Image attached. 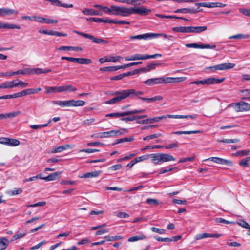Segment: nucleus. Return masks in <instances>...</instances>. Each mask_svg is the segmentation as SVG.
I'll list each match as a JSON object with an SVG mask.
<instances>
[{"instance_id":"obj_1","label":"nucleus","mask_w":250,"mask_h":250,"mask_svg":"<svg viewBox=\"0 0 250 250\" xmlns=\"http://www.w3.org/2000/svg\"><path fill=\"white\" fill-rule=\"evenodd\" d=\"M144 94L142 91H138L135 89H127L121 91H112L110 95L115 97L109 100L106 101L104 103L107 104H114L119 103L127 98H138L140 99L141 96Z\"/></svg>"},{"instance_id":"obj_2","label":"nucleus","mask_w":250,"mask_h":250,"mask_svg":"<svg viewBox=\"0 0 250 250\" xmlns=\"http://www.w3.org/2000/svg\"><path fill=\"white\" fill-rule=\"evenodd\" d=\"M151 11V9L144 7L133 8L113 5L111 15L127 17L133 14H137L140 15L145 16L148 15Z\"/></svg>"},{"instance_id":"obj_3","label":"nucleus","mask_w":250,"mask_h":250,"mask_svg":"<svg viewBox=\"0 0 250 250\" xmlns=\"http://www.w3.org/2000/svg\"><path fill=\"white\" fill-rule=\"evenodd\" d=\"M207 27L203 26H187V27H174L172 28V31L180 33H200L206 31Z\"/></svg>"},{"instance_id":"obj_4","label":"nucleus","mask_w":250,"mask_h":250,"mask_svg":"<svg viewBox=\"0 0 250 250\" xmlns=\"http://www.w3.org/2000/svg\"><path fill=\"white\" fill-rule=\"evenodd\" d=\"M77 34L81 35L84 38L89 39L90 40H91L92 42L97 43V44H107L108 43V41L101 38H99L95 37V36L84 33L83 32H81L79 31H75V32Z\"/></svg>"},{"instance_id":"obj_5","label":"nucleus","mask_w":250,"mask_h":250,"mask_svg":"<svg viewBox=\"0 0 250 250\" xmlns=\"http://www.w3.org/2000/svg\"><path fill=\"white\" fill-rule=\"evenodd\" d=\"M62 60H65L68 61L78 63L81 64H89L92 63V61L90 59L84 58H73L69 57L63 56L61 57Z\"/></svg>"},{"instance_id":"obj_6","label":"nucleus","mask_w":250,"mask_h":250,"mask_svg":"<svg viewBox=\"0 0 250 250\" xmlns=\"http://www.w3.org/2000/svg\"><path fill=\"white\" fill-rule=\"evenodd\" d=\"M235 64L232 63H224L217 64L213 66L207 67V69H209L212 72L217 70H224L233 68Z\"/></svg>"},{"instance_id":"obj_7","label":"nucleus","mask_w":250,"mask_h":250,"mask_svg":"<svg viewBox=\"0 0 250 250\" xmlns=\"http://www.w3.org/2000/svg\"><path fill=\"white\" fill-rule=\"evenodd\" d=\"M235 105L237 112L248 111L250 110V104L244 101H240L236 103H232L229 104V106Z\"/></svg>"},{"instance_id":"obj_8","label":"nucleus","mask_w":250,"mask_h":250,"mask_svg":"<svg viewBox=\"0 0 250 250\" xmlns=\"http://www.w3.org/2000/svg\"><path fill=\"white\" fill-rule=\"evenodd\" d=\"M0 144L9 146H16L20 145V142L16 139L1 137L0 138Z\"/></svg>"},{"instance_id":"obj_9","label":"nucleus","mask_w":250,"mask_h":250,"mask_svg":"<svg viewBox=\"0 0 250 250\" xmlns=\"http://www.w3.org/2000/svg\"><path fill=\"white\" fill-rule=\"evenodd\" d=\"M205 161H212L217 164L225 165L230 167L233 165V162L231 161L222 159L219 157H209L206 159Z\"/></svg>"},{"instance_id":"obj_10","label":"nucleus","mask_w":250,"mask_h":250,"mask_svg":"<svg viewBox=\"0 0 250 250\" xmlns=\"http://www.w3.org/2000/svg\"><path fill=\"white\" fill-rule=\"evenodd\" d=\"M225 78L218 79L214 77H210L202 80L203 85H210L213 84H218L225 80Z\"/></svg>"},{"instance_id":"obj_11","label":"nucleus","mask_w":250,"mask_h":250,"mask_svg":"<svg viewBox=\"0 0 250 250\" xmlns=\"http://www.w3.org/2000/svg\"><path fill=\"white\" fill-rule=\"evenodd\" d=\"M114 136H115V132L114 131V130L107 132L95 133L91 135V137L97 138H102Z\"/></svg>"},{"instance_id":"obj_12","label":"nucleus","mask_w":250,"mask_h":250,"mask_svg":"<svg viewBox=\"0 0 250 250\" xmlns=\"http://www.w3.org/2000/svg\"><path fill=\"white\" fill-rule=\"evenodd\" d=\"M28 72V70L20 69L15 72L8 71L6 72L0 73V77H11L14 75L18 74L26 75Z\"/></svg>"},{"instance_id":"obj_13","label":"nucleus","mask_w":250,"mask_h":250,"mask_svg":"<svg viewBox=\"0 0 250 250\" xmlns=\"http://www.w3.org/2000/svg\"><path fill=\"white\" fill-rule=\"evenodd\" d=\"M186 46L188 48H210L214 49L215 48V45H210L208 44H198L197 43H189L186 44Z\"/></svg>"},{"instance_id":"obj_14","label":"nucleus","mask_w":250,"mask_h":250,"mask_svg":"<svg viewBox=\"0 0 250 250\" xmlns=\"http://www.w3.org/2000/svg\"><path fill=\"white\" fill-rule=\"evenodd\" d=\"M34 21L40 22V23H44L47 24L50 23H57L58 22V21L56 20H53L50 19H47L42 18L40 16H34Z\"/></svg>"},{"instance_id":"obj_15","label":"nucleus","mask_w":250,"mask_h":250,"mask_svg":"<svg viewBox=\"0 0 250 250\" xmlns=\"http://www.w3.org/2000/svg\"><path fill=\"white\" fill-rule=\"evenodd\" d=\"M162 78L161 77L148 79L144 82V83L147 85L151 86L152 85L163 83Z\"/></svg>"},{"instance_id":"obj_16","label":"nucleus","mask_w":250,"mask_h":250,"mask_svg":"<svg viewBox=\"0 0 250 250\" xmlns=\"http://www.w3.org/2000/svg\"><path fill=\"white\" fill-rule=\"evenodd\" d=\"M59 92H73L77 90V88L71 84L64 85L58 86Z\"/></svg>"},{"instance_id":"obj_17","label":"nucleus","mask_w":250,"mask_h":250,"mask_svg":"<svg viewBox=\"0 0 250 250\" xmlns=\"http://www.w3.org/2000/svg\"><path fill=\"white\" fill-rule=\"evenodd\" d=\"M146 60V54H135L125 58L126 61Z\"/></svg>"},{"instance_id":"obj_18","label":"nucleus","mask_w":250,"mask_h":250,"mask_svg":"<svg viewBox=\"0 0 250 250\" xmlns=\"http://www.w3.org/2000/svg\"><path fill=\"white\" fill-rule=\"evenodd\" d=\"M15 81L4 82L0 84V89L12 88L18 86Z\"/></svg>"},{"instance_id":"obj_19","label":"nucleus","mask_w":250,"mask_h":250,"mask_svg":"<svg viewBox=\"0 0 250 250\" xmlns=\"http://www.w3.org/2000/svg\"><path fill=\"white\" fill-rule=\"evenodd\" d=\"M151 33H147L144 34H140L135 36H130V39L132 40H147L148 39H151Z\"/></svg>"},{"instance_id":"obj_20","label":"nucleus","mask_w":250,"mask_h":250,"mask_svg":"<svg viewBox=\"0 0 250 250\" xmlns=\"http://www.w3.org/2000/svg\"><path fill=\"white\" fill-rule=\"evenodd\" d=\"M62 174L61 171H57L53 173L50 174L48 176L44 177L43 180L46 181H50L57 180L59 178V176Z\"/></svg>"},{"instance_id":"obj_21","label":"nucleus","mask_w":250,"mask_h":250,"mask_svg":"<svg viewBox=\"0 0 250 250\" xmlns=\"http://www.w3.org/2000/svg\"><path fill=\"white\" fill-rule=\"evenodd\" d=\"M151 159L152 162L155 164H161V153L149 154V158Z\"/></svg>"},{"instance_id":"obj_22","label":"nucleus","mask_w":250,"mask_h":250,"mask_svg":"<svg viewBox=\"0 0 250 250\" xmlns=\"http://www.w3.org/2000/svg\"><path fill=\"white\" fill-rule=\"evenodd\" d=\"M175 160V158L169 154L161 153V164L166 162Z\"/></svg>"},{"instance_id":"obj_23","label":"nucleus","mask_w":250,"mask_h":250,"mask_svg":"<svg viewBox=\"0 0 250 250\" xmlns=\"http://www.w3.org/2000/svg\"><path fill=\"white\" fill-rule=\"evenodd\" d=\"M21 29V26L18 25L10 24V23H4L0 22V29Z\"/></svg>"},{"instance_id":"obj_24","label":"nucleus","mask_w":250,"mask_h":250,"mask_svg":"<svg viewBox=\"0 0 250 250\" xmlns=\"http://www.w3.org/2000/svg\"><path fill=\"white\" fill-rule=\"evenodd\" d=\"M200 10H195L194 8H182L177 9L176 10L175 13H196L199 12Z\"/></svg>"},{"instance_id":"obj_25","label":"nucleus","mask_w":250,"mask_h":250,"mask_svg":"<svg viewBox=\"0 0 250 250\" xmlns=\"http://www.w3.org/2000/svg\"><path fill=\"white\" fill-rule=\"evenodd\" d=\"M1 17L5 15H10L12 14L17 15L18 13V11L7 8H1Z\"/></svg>"},{"instance_id":"obj_26","label":"nucleus","mask_w":250,"mask_h":250,"mask_svg":"<svg viewBox=\"0 0 250 250\" xmlns=\"http://www.w3.org/2000/svg\"><path fill=\"white\" fill-rule=\"evenodd\" d=\"M53 104H57L62 107L71 106V100L68 101H54L52 102Z\"/></svg>"},{"instance_id":"obj_27","label":"nucleus","mask_w":250,"mask_h":250,"mask_svg":"<svg viewBox=\"0 0 250 250\" xmlns=\"http://www.w3.org/2000/svg\"><path fill=\"white\" fill-rule=\"evenodd\" d=\"M70 147V146L68 144L62 145L58 147L53 148L51 152L52 153H59L63 151L64 150H66Z\"/></svg>"},{"instance_id":"obj_28","label":"nucleus","mask_w":250,"mask_h":250,"mask_svg":"<svg viewBox=\"0 0 250 250\" xmlns=\"http://www.w3.org/2000/svg\"><path fill=\"white\" fill-rule=\"evenodd\" d=\"M102 173L101 171H95L91 172H88L85 173L83 175L80 176V177L81 178H92V177H98L101 173Z\"/></svg>"},{"instance_id":"obj_29","label":"nucleus","mask_w":250,"mask_h":250,"mask_svg":"<svg viewBox=\"0 0 250 250\" xmlns=\"http://www.w3.org/2000/svg\"><path fill=\"white\" fill-rule=\"evenodd\" d=\"M83 13L85 15H102V13L91 9L85 8L82 10Z\"/></svg>"},{"instance_id":"obj_30","label":"nucleus","mask_w":250,"mask_h":250,"mask_svg":"<svg viewBox=\"0 0 250 250\" xmlns=\"http://www.w3.org/2000/svg\"><path fill=\"white\" fill-rule=\"evenodd\" d=\"M147 117L146 115H139V116H133L132 117H123L121 118V120L125 122L132 121L135 120L142 119Z\"/></svg>"},{"instance_id":"obj_31","label":"nucleus","mask_w":250,"mask_h":250,"mask_svg":"<svg viewBox=\"0 0 250 250\" xmlns=\"http://www.w3.org/2000/svg\"><path fill=\"white\" fill-rule=\"evenodd\" d=\"M86 20L87 21L90 22H95L97 23L99 22H104L108 23L107 21H108V19H103L100 18H95V17H91V18H87Z\"/></svg>"},{"instance_id":"obj_32","label":"nucleus","mask_w":250,"mask_h":250,"mask_svg":"<svg viewBox=\"0 0 250 250\" xmlns=\"http://www.w3.org/2000/svg\"><path fill=\"white\" fill-rule=\"evenodd\" d=\"M173 115H169L167 114V115H163L159 117H156L152 118H149L147 119L148 120V123H152L154 122H159L161 119H166L167 118H171L170 117H169L168 116H172Z\"/></svg>"},{"instance_id":"obj_33","label":"nucleus","mask_w":250,"mask_h":250,"mask_svg":"<svg viewBox=\"0 0 250 250\" xmlns=\"http://www.w3.org/2000/svg\"><path fill=\"white\" fill-rule=\"evenodd\" d=\"M134 138L132 136H130L129 137H126L124 138L119 139L116 140V141L113 143L112 145L114 146L116 144L122 143L125 142H131L134 140Z\"/></svg>"},{"instance_id":"obj_34","label":"nucleus","mask_w":250,"mask_h":250,"mask_svg":"<svg viewBox=\"0 0 250 250\" xmlns=\"http://www.w3.org/2000/svg\"><path fill=\"white\" fill-rule=\"evenodd\" d=\"M202 131L200 130H195V131H177L173 132V134L176 135H182V134H197L201 133Z\"/></svg>"},{"instance_id":"obj_35","label":"nucleus","mask_w":250,"mask_h":250,"mask_svg":"<svg viewBox=\"0 0 250 250\" xmlns=\"http://www.w3.org/2000/svg\"><path fill=\"white\" fill-rule=\"evenodd\" d=\"M9 244V241L5 238L0 239V250H4Z\"/></svg>"},{"instance_id":"obj_36","label":"nucleus","mask_w":250,"mask_h":250,"mask_svg":"<svg viewBox=\"0 0 250 250\" xmlns=\"http://www.w3.org/2000/svg\"><path fill=\"white\" fill-rule=\"evenodd\" d=\"M168 116L170 117L171 118H175V119L190 118L191 119H194L197 118V115L196 114L191 115H173L172 116Z\"/></svg>"},{"instance_id":"obj_37","label":"nucleus","mask_w":250,"mask_h":250,"mask_svg":"<svg viewBox=\"0 0 250 250\" xmlns=\"http://www.w3.org/2000/svg\"><path fill=\"white\" fill-rule=\"evenodd\" d=\"M71 106H83L85 104V102L82 100H71Z\"/></svg>"},{"instance_id":"obj_38","label":"nucleus","mask_w":250,"mask_h":250,"mask_svg":"<svg viewBox=\"0 0 250 250\" xmlns=\"http://www.w3.org/2000/svg\"><path fill=\"white\" fill-rule=\"evenodd\" d=\"M99 61L101 63H103L105 62H117V60L115 57L111 56V57H109V58H107V57L101 58L99 59Z\"/></svg>"},{"instance_id":"obj_39","label":"nucleus","mask_w":250,"mask_h":250,"mask_svg":"<svg viewBox=\"0 0 250 250\" xmlns=\"http://www.w3.org/2000/svg\"><path fill=\"white\" fill-rule=\"evenodd\" d=\"M24 70H28V72L27 73L26 75L34 74H42V69L40 68H34L32 69H30L29 68H25Z\"/></svg>"},{"instance_id":"obj_40","label":"nucleus","mask_w":250,"mask_h":250,"mask_svg":"<svg viewBox=\"0 0 250 250\" xmlns=\"http://www.w3.org/2000/svg\"><path fill=\"white\" fill-rule=\"evenodd\" d=\"M129 75H131V72H126V73H125L119 74V75H117V76H115L112 77L110 78V80L111 81L121 80L123 78H124V77H126V76H129Z\"/></svg>"},{"instance_id":"obj_41","label":"nucleus","mask_w":250,"mask_h":250,"mask_svg":"<svg viewBox=\"0 0 250 250\" xmlns=\"http://www.w3.org/2000/svg\"><path fill=\"white\" fill-rule=\"evenodd\" d=\"M216 234H211L208 233H204L202 234H199L196 235V239L197 240H200L203 238H208V237H214L216 236Z\"/></svg>"},{"instance_id":"obj_42","label":"nucleus","mask_w":250,"mask_h":250,"mask_svg":"<svg viewBox=\"0 0 250 250\" xmlns=\"http://www.w3.org/2000/svg\"><path fill=\"white\" fill-rule=\"evenodd\" d=\"M27 95H31L30 90L29 89H26L21 91L15 93L16 98L22 97Z\"/></svg>"},{"instance_id":"obj_43","label":"nucleus","mask_w":250,"mask_h":250,"mask_svg":"<svg viewBox=\"0 0 250 250\" xmlns=\"http://www.w3.org/2000/svg\"><path fill=\"white\" fill-rule=\"evenodd\" d=\"M250 163V157H247L244 159H243L241 161H240L239 164L243 167H247L249 166Z\"/></svg>"},{"instance_id":"obj_44","label":"nucleus","mask_w":250,"mask_h":250,"mask_svg":"<svg viewBox=\"0 0 250 250\" xmlns=\"http://www.w3.org/2000/svg\"><path fill=\"white\" fill-rule=\"evenodd\" d=\"M26 235V233H25V232L22 233V232H18V233L14 235L11 238V239H10V241L11 242H13V241H14L18 239H20V238H23Z\"/></svg>"},{"instance_id":"obj_45","label":"nucleus","mask_w":250,"mask_h":250,"mask_svg":"<svg viewBox=\"0 0 250 250\" xmlns=\"http://www.w3.org/2000/svg\"><path fill=\"white\" fill-rule=\"evenodd\" d=\"M146 238V236L144 235H137V236H132V237L129 238L128 241L129 242H135V241H138L140 240H143Z\"/></svg>"},{"instance_id":"obj_46","label":"nucleus","mask_w":250,"mask_h":250,"mask_svg":"<svg viewBox=\"0 0 250 250\" xmlns=\"http://www.w3.org/2000/svg\"><path fill=\"white\" fill-rule=\"evenodd\" d=\"M124 116H125V112H123L121 113H112L105 115V117H106L118 118Z\"/></svg>"},{"instance_id":"obj_47","label":"nucleus","mask_w":250,"mask_h":250,"mask_svg":"<svg viewBox=\"0 0 250 250\" xmlns=\"http://www.w3.org/2000/svg\"><path fill=\"white\" fill-rule=\"evenodd\" d=\"M250 37V35L249 34H236L229 37V39H248Z\"/></svg>"},{"instance_id":"obj_48","label":"nucleus","mask_w":250,"mask_h":250,"mask_svg":"<svg viewBox=\"0 0 250 250\" xmlns=\"http://www.w3.org/2000/svg\"><path fill=\"white\" fill-rule=\"evenodd\" d=\"M22 189L21 188H17L13 190H10L7 191V194L10 196H14L18 195L22 192Z\"/></svg>"},{"instance_id":"obj_49","label":"nucleus","mask_w":250,"mask_h":250,"mask_svg":"<svg viewBox=\"0 0 250 250\" xmlns=\"http://www.w3.org/2000/svg\"><path fill=\"white\" fill-rule=\"evenodd\" d=\"M122 236L117 235L114 236H106L104 237V239L107 241H117L122 239Z\"/></svg>"},{"instance_id":"obj_50","label":"nucleus","mask_w":250,"mask_h":250,"mask_svg":"<svg viewBox=\"0 0 250 250\" xmlns=\"http://www.w3.org/2000/svg\"><path fill=\"white\" fill-rule=\"evenodd\" d=\"M46 93H52L55 92H59L58 87H45Z\"/></svg>"},{"instance_id":"obj_51","label":"nucleus","mask_w":250,"mask_h":250,"mask_svg":"<svg viewBox=\"0 0 250 250\" xmlns=\"http://www.w3.org/2000/svg\"><path fill=\"white\" fill-rule=\"evenodd\" d=\"M21 113V112L20 111H17L12 112H10L8 113H5L6 118H14V117H15L18 116Z\"/></svg>"},{"instance_id":"obj_52","label":"nucleus","mask_w":250,"mask_h":250,"mask_svg":"<svg viewBox=\"0 0 250 250\" xmlns=\"http://www.w3.org/2000/svg\"><path fill=\"white\" fill-rule=\"evenodd\" d=\"M162 134L161 133H156V134H151L150 135L147 136L143 138V140L144 141H146L149 139H153L154 138H158L160 136H161Z\"/></svg>"},{"instance_id":"obj_53","label":"nucleus","mask_w":250,"mask_h":250,"mask_svg":"<svg viewBox=\"0 0 250 250\" xmlns=\"http://www.w3.org/2000/svg\"><path fill=\"white\" fill-rule=\"evenodd\" d=\"M250 151L248 150H240L236 153V156H247L249 154Z\"/></svg>"},{"instance_id":"obj_54","label":"nucleus","mask_w":250,"mask_h":250,"mask_svg":"<svg viewBox=\"0 0 250 250\" xmlns=\"http://www.w3.org/2000/svg\"><path fill=\"white\" fill-rule=\"evenodd\" d=\"M237 223L239 226L244 228L250 229V225L244 220H240L239 222H237Z\"/></svg>"},{"instance_id":"obj_55","label":"nucleus","mask_w":250,"mask_h":250,"mask_svg":"<svg viewBox=\"0 0 250 250\" xmlns=\"http://www.w3.org/2000/svg\"><path fill=\"white\" fill-rule=\"evenodd\" d=\"M151 230L155 233H158L159 234H163L166 231L165 229H159L156 227H152L151 228Z\"/></svg>"},{"instance_id":"obj_56","label":"nucleus","mask_w":250,"mask_h":250,"mask_svg":"<svg viewBox=\"0 0 250 250\" xmlns=\"http://www.w3.org/2000/svg\"><path fill=\"white\" fill-rule=\"evenodd\" d=\"M46 204V202L42 201V202H38V203L34 204L29 205L27 206V207H30V208L41 207V206H43L45 205Z\"/></svg>"},{"instance_id":"obj_57","label":"nucleus","mask_w":250,"mask_h":250,"mask_svg":"<svg viewBox=\"0 0 250 250\" xmlns=\"http://www.w3.org/2000/svg\"><path fill=\"white\" fill-rule=\"evenodd\" d=\"M112 9H113V5L111 6L110 7L104 6L103 7L102 10L105 13L111 15Z\"/></svg>"},{"instance_id":"obj_58","label":"nucleus","mask_w":250,"mask_h":250,"mask_svg":"<svg viewBox=\"0 0 250 250\" xmlns=\"http://www.w3.org/2000/svg\"><path fill=\"white\" fill-rule=\"evenodd\" d=\"M174 147H178V142L176 141L174 143L170 144L165 146V148L167 149H171Z\"/></svg>"},{"instance_id":"obj_59","label":"nucleus","mask_w":250,"mask_h":250,"mask_svg":"<svg viewBox=\"0 0 250 250\" xmlns=\"http://www.w3.org/2000/svg\"><path fill=\"white\" fill-rule=\"evenodd\" d=\"M163 83H173V77H162Z\"/></svg>"},{"instance_id":"obj_60","label":"nucleus","mask_w":250,"mask_h":250,"mask_svg":"<svg viewBox=\"0 0 250 250\" xmlns=\"http://www.w3.org/2000/svg\"><path fill=\"white\" fill-rule=\"evenodd\" d=\"M149 158V154L148 155H142L140 157H138L135 159V161H136V163L141 162L143 160H147Z\"/></svg>"},{"instance_id":"obj_61","label":"nucleus","mask_w":250,"mask_h":250,"mask_svg":"<svg viewBox=\"0 0 250 250\" xmlns=\"http://www.w3.org/2000/svg\"><path fill=\"white\" fill-rule=\"evenodd\" d=\"M239 93L241 94L242 97L244 96H249V95L250 94V89L240 90Z\"/></svg>"},{"instance_id":"obj_62","label":"nucleus","mask_w":250,"mask_h":250,"mask_svg":"<svg viewBox=\"0 0 250 250\" xmlns=\"http://www.w3.org/2000/svg\"><path fill=\"white\" fill-rule=\"evenodd\" d=\"M146 202L148 204L151 205H157L158 204V200L155 199L148 198Z\"/></svg>"},{"instance_id":"obj_63","label":"nucleus","mask_w":250,"mask_h":250,"mask_svg":"<svg viewBox=\"0 0 250 250\" xmlns=\"http://www.w3.org/2000/svg\"><path fill=\"white\" fill-rule=\"evenodd\" d=\"M122 167V165L120 164L113 165L108 168L109 170H112L115 171L117 170L120 169Z\"/></svg>"},{"instance_id":"obj_64","label":"nucleus","mask_w":250,"mask_h":250,"mask_svg":"<svg viewBox=\"0 0 250 250\" xmlns=\"http://www.w3.org/2000/svg\"><path fill=\"white\" fill-rule=\"evenodd\" d=\"M239 11L240 12L243 13L245 15L250 17V9L240 8Z\"/></svg>"}]
</instances>
